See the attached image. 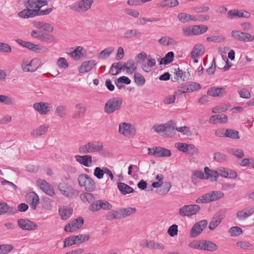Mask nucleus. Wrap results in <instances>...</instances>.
Instances as JSON below:
<instances>
[{
	"instance_id": "obj_1",
	"label": "nucleus",
	"mask_w": 254,
	"mask_h": 254,
	"mask_svg": "<svg viewBox=\"0 0 254 254\" xmlns=\"http://www.w3.org/2000/svg\"><path fill=\"white\" fill-rule=\"evenodd\" d=\"M48 4L47 0H26L24 2L26 8L19 12L18 15L21 18L26 19L36 16L48 15L52 11V8L41 9L43 6H46Z\"/></svg>"
},
{
	"instance_id": "obj_2",
	"label": "nucleus",
	"mask_w": 254,
	"mask_h": 254,
	"mask_svg": "<svg viewBox=\"0 0 254 254\" xmlns=\"http://www.w3.org/2000/svg\"><path fill=\"white\" fill-rule=\"evenodd\" d=\"M188 246L191 248L208 252H214L218 249L217 245L214 242L205 240H193Z\"/></svg>"
},
{
	"instance_id": "obj_3",
	"label": "nucleus",
	"mask_w": 254,
	"mask_h": 254,
	"mask_svg": "<svg viewBox=\"0 0 254 254\" xmlns=\"http://www.w3.org/2000/svg\"><path fill=\"white\" fill-rule=\"evenodd\" d=\"M103 149L102 143L98 141H92L80 146L78 150L81 154H89L100 152Z\"/></svg>"
},
{
	"instance_id": "obj_4",
	"label": "nucleus",
	"mask_w": 254,
	"mask_h": 254,
	"mask_svg": "<svg viewBox=\"0 0 254 254\" xmlns=\"http://www.w3.org/2000/svg\"><path fill=\"white\" fill-rule=\"evenodd\" d=\"M78 184L81 188L88 192L93 191L96 189L94 181L89 176L85 174L79 175L77 178Z\"/></svg>"
},
{
	"instance_id": "obj_5",
	"label": "nucleus",
	"mask_w": 254,
	"mask_h": 254,
	"mask_svg": "<svg viewBox=\"0 0 254 254\" xmlns=\"http://www.w3.org/2000/svg\"><path fill=\"white\" fill-rule=\"evenodd\" d=\"M224 196V193L221 191H211L199 197L195 202L197 203H206L211 201H214Z\"/></svg>"
},
{
	"instance_id": "obj_6",
	"label": "nucleus",
	"mask_w": 254,
	"mask_h": 254,
	"mask_svg": "<svg viewBox=\"0 0 254 254\" xmlns=\"http://www.w3.org/2000/svg\"><path fill=\"white\" fill-rule=\"evenodd\" d=\"M122 105V100L119 97L110 98L107 100L105 104L104 112L108 114H112L116 111L119 110Z\"/></svg>"
},
{
	"instance_id": "obj_7",
	"label": "nucleus",
	"mask_w": 254,
	"mask_h": 254,
	"mask_svg": "<svg viewBox=\"0 0 254 254\" xmlns=\"http://www.w3.org/2000/svg\"><path fill=\"white\" fill-rule=\"evenodd\" d=\"M16 42L22 47L26 48L33 52L38 53H46L48 52V49L44 46H42L40 45H35L32 43L25 41L20 39H16Z\"/></svg>"
},
{
	"instance_id": "obj_8",
	"label": "nucleus",
	"mask_w": 254,
	"mask_h": 254,
	"mask_svg": "<svg viewBox=\"0 0 254 254\" xmlns=\"http://www.w3.org/2000/svg\"><path fill=\"white\" fill-rule=\"evenodd\" d=\"M200 207L197 204L185 205L179 210V214L182 217H190L195 215L200 210Z\"/></svg>"
},
{
	"instance_id": "obj_9",
	"label": "nucleus",
	"mask_w": 254,
	"mask_h": 254,
	"mask_svg": "<svg viewBox=\"0 0 254 254\" xmlns=\"http://www.w3.org/2000/svg\"><path fill=\"white\" fill-rule=\"evenodd\" d=\"M93 2V0H81L73 4L71 9L78 13L84 12L90 9Z\"/></svg>"
},
{
	"instance_id": "obj_10",
	"label": "nucleus",
	"mask_w": 254,
	"mask_h": 254,
	"mask_svg": "<svg viewBox=\"0 0 254 254\" xmlns=\"http://www.w3.org/2000/svg\"><path fill=\"white\" fill-rule=\"evenodd\" d=\"M207 225L206 220H202L195 223L191 228L189 236L191 238H194L199 236L205 228Z\"/></svg>"
},
{
	"instance_id": "obj_11",
	"label": "nucleus",
	"mask_w": 254,
	"mask_h": 254,
	"mask_svg": "<svg viewBox=\"0 0 254 254\" xmlns=\"http://www.w3.org/2000/svg\"><path fill=\"white\" fill-rule=\"evenodd\" d=\"M148 154L157 157H170L172 153L170 150L160 146L148 148Z\"/></svg>"
},
{
	"instance_id": "obj_12",
	"label": "nucleus",
	"mask_w": 254,
	"mask_h": 254,
	"mask_svg": "<svg viewBox=\"0 0 254 254\" xmlns=\"http://www.w3.org/2000/svg\"><path fill=\"white\" fill-rule=\"evenodd\" d=\"M119 132L125 137H128L135 134L136 128L130 124L123 123L119 125Z\"/></svg>"
},
{
	"instance_id": "obj_13",
	"label": "nucleus",
	"mask_w": 254,
	"mask_h": 254,
	"mask_svg": "<svg viewBox=\"0 0 254 254\" xmlns=\"http://www.w3.org/2000/svg\"><path fill=\"white\" fill-rule=\"evenodd\" d=\"M254 212V207L250 206L238 211L236 214L237 220L240 222H243L247 219Z\"/></svg>"
},
{
	"instance_id": "obj_14",
	"label": "nucleus",
	"mask_w": 254,
	"mask_h": 254,
	"mask_svg": "<svg viewBox=\"0 0 254 254\" xmlns=\"http://www.w3.org/2000/svg\"><path fill=\"white\" fill-rule=\"evenodd\" d=\"M37 59H33L30 62L26 59H24L22 63V68L25 72H34L39 67Z\"/></svg>"
},
{
	"instance_id": "obj_15",
	"label": "nucleus",
	"mask_w": 254,
	"mask_h": 254,
	"mask_svg": "<svg viewBox=\"0 0 254 254\" xmlns=\"http://www.w3.org/2000/svg\"><path fill=\"white\" fill-rule=\"evenodd\" d=\"M58 188L62 194L67 197H72L76 192V190L71 186L64 182L60 183Z\"/></svg>"
},
{
	"instance_id": "obj_16",
	"label": "nucleus",
	"mask_w": 254,
	"mask_h": 254,
	"mask_svg": "<svg viewBox=\"0 0 254 254\" xmlns=\"http://www.w3.org/2000/svg\"><path fill=\"white\" fill-rule=\"evenodd\" d=\"M83 223V219L81 217H79L66 225L64 227V231L65 232H74L81 228Z\"/></svg>"
},
{
	"instance_id": "obj_17",
	"label": "nucleus",
	"mask_w": 254,
	"mask_h": 254,
	"mask_svg": "<svg viewBox=\"0 0 254 254\" xmlns=\"http://www.w3.org/2000/svg\"><path fill=\"white\" fill-rule=\"evenodd\" d=\"M37 184L40 189L47 195L50 196H53L55 194L53 187L44 180H38L37 181Z\"/></svg>"
},
{
	"instance_id": "obj_18",
	"label": "nucleus",
	"mask_w": 254,
	"mask_h": 254,
	"mask_svg": "<svg viewBox=\"0 0 254 254\" xmlns=\"http://www.w3.org/2000/svg\"><path fill=\"white\" fill-rule=\"evenodd\" d=\"M33 107L41 115H46L52 109L50 103L43 102L34 103Z\"/></svg>"
},
{
	"instance_id": "obj_19",
	"label": "nucleus",
	"mask_w": 254,
	"mask_h": 254,
	"mask_svg": "<svg viewBox=\"0 0 254 254\" xmlns=\"http://www.w3.org/2000/svg\"><path fill=\"white\" fill-rule=\"evenodd\" d=\"M18 226L22 230L31 231L38 228L37 225L27 219H20L17 221Z\"/></svg>"
},
{
	"instance_id": "obj_20",
	"label": "nucleus",
	"mask_w": 254,
	"mask_h": 254,
	"mask_svg": "<svg viewBox=\"0 0 254 254\" xmlns=\"http://www.w3.org/2000/svg\"><path fill=\"white\" fill-rule=\"evenodd\" d=\"M231 34L233 38L240 41L248 42L253 41L252 36L247 33L233 30L231 32Z\"/></svg>"
},
{
	"instance_id": "obj_21",
	"label": "nucleus",
	"mask_w": 254,
	"mask_h": 254,
	"mask_svg": "<svg viewBox=\"0 0 254 254\" xmlns=\"http://www.w3.org/2000/svg\"><path fill=\"white\" fill-rule=\"evenodd\" d=\"M153 128L158 133H161L173 131L175 129V126L172 122H168L164 124L155 125Z\"/></svg>"
},
{
	"instance_id": "obj_22",
	"label": "nucleus",
	"mask_w": 254,
	"mask_h": 254,
	"mask_svg": "<svg viewBox=\"0 0 254 254\" xmlns=\"http://www.w3.org/2000/svg\"><path fill=\"white\" fill-rule=\"evenodd\" d=\"M218 176H220L225 178L235 179L237 177V173L234 170L220 167L217 169Z\"/></svg>"
},
{
	"instance_id": "obj_23",
	"label": "nucleus",
	"mask_w": 254,
	"mask_h": 254,
	"mask_svg": "<svg viewBox=\"0 0 254 254\" xmlns=\"http://www.w3.org/2000/svg\"><path fill=\"white\" fill-rule=\"evenodd\" d=\"M50 126L48 125L44 124L40 126L37 128L34 129L32 130L30 134L34 137H37L43 135H45L48 132Z\"/></svg>"
},
{
	"instance_id": "obj_24",
	"label": "nucleus",
	"mask_w": 254,
	"mask_h": 254,
	"mask_svg": "<svg viewBox=\"0 0 254 254\" xmlns=\"http://www.w3.org/2000/svg\"><path fill=\"white\" fill-rule=\"evenodd\" d=\"M228 17L233 19L235 17L248 18L250 16L251 14L248 11L239 10L238 9L230 10L227 13Z\"/></svg>"
},
{
	"instance_id": "obj_25",
	"label": "nucleus",
	"mask_w": 254,
	"mask_h": 254,
	"mask_svg": "<svg viewBox=\"0 0 254 254\" xmlns=\"http://www.w3.org/2000/svg\"><path fill=\"white\" fill-rule=\"evenodd\" d=\"M96 64V63L94 60L84 62L78 68L79 72L81 73L87 72L90 71Z\"/></svg>"
},
{
	"instance_id": "obj_26",
	"label": "nucleus",
	"mask_w": 254,
	"mask_h": 254,
	"mask_svg": "<svg viewBox=\"0 0 254 254\" xmlns=\"http://www.w3.org/2000/svg\"><path fill=\"white\" fill-rule=\"evenodd\" d=\"M156 64V60L150 55H148L147 59V63H142L141 67L145 72H149L152 70V67Z\"/></svg>"
},
{
	"instance_id": "obj_27",
	"label": "nucleus",
	"mask_w": 254,
	"mask_h": 254,
	"mask_svg": "<svg viewBox=\"0 0 254 254\" xmlns=\"http://www.w3.org/2000/svg\"><path fill=\"white\" fill-rule=\"evenodd\" d=\"M226 91L224 88L212 87L208 89L207 94L212 97H218L224 95Z\"/></svg>"
},
{
	"instance_id": "obj_28",
	"label": "nucleus",
	"mask_w": 254,
	"mask_h": 254,
	"mask_svg": "<svg viewBox=\"0 0 254 254\" xmlns=\"http://www.w3.org/2000/svg\"><path fill=\"white\" fill-rule=\"evenodd\" d=\"M76 161L84 166L88 167L92 163V156L85 155L80 156L76 155L75 156Z\"/></svg>"
},
{
	"instance_id": "obj_29",
	"label": "nucleus",
	"mask_w": 254,
	"mask_h": 254,
	"mask_svg": "<svg viewBox=\"0 0 254 254\" xmlns=\"http://www.w3.org/2000/svg\"><path fill=\"white\" fill-rule=\"evenodd\" d=\"M223 218V216L220 214V212L215 215L209 224V230H214L220 224Z\"/></svg>"
},
{
	"instance_id": "obj_30",
	"label": "nucleus",
	"mask_w": 254,
	"mask_h": 254,
	"mask_svg": "<svg viewBox=\"0 0 254 254\" xmlns=\"http://www.w3.org/2000/svg\"><path fill=\"white\" fill-rule=\"evenodd\" d=\"M171 185L169 182H162V185L159 189L155 190V193L160 195L166 194L170 190Z\"/></svg>"
},
{
	"instance_id": "obj_31",
	"label": "nucleus",
	"mask_w": 254,
	"mask_h": 254,
	"mask_svg": "<svg viewBox=\"0 0 254 254\" xmlns=\"http://www.w3.org/2000/svg\"><path fill=\"white\" fill-rule=\"evenodd\" d=\"M136 211L135 208L128 207L118 209L120 219L126 218L134 214Z\"/></svg>"
},
{
	"instance_id": "obj_32",
	"label": "nucleus",
	"mask_w": 254,
	"mask_h": 254,
	"mask_svg": "<svg viewBox=\"0 0 254 254\" xmlns=\"http://www.w3.org/2000/svg\"><path fill=\"white\" fill-rule=\"evenodd\" d=\"M118 189L123 195L130 193L133 191V189L125 183L119 182L117 185Z\"/></svg>"
},
{
	"instance_id": "obj_33",
	"label": "nucleus",
	"mask_w": 254,
	"mask_h": 254,
	"mask_svg": "<svg viewBox=\"0 0 254 254\" xmlns=\"http://www.w3.org/2000/svg\"><path fill=\"white\" fill-rule=\"evenodd\" d=\"M218 121L220 123H226L227 122V117L225 114H218L212 116L209 120V123L215 124Z\"/></svg>"
},
{
	"instance_id": "obj_34",
	"label": "nucleus",
	"mask_w": 254,
	"mask_h": 254,
	"mask_svg": "<svg viewBox=\"0 0 254 254\" xmlns=\"http://www.w3.org/2000/svg\"><path fill=\"white\" fill-rule=\"evenodd\" d=\"M75 108L78 110V111L73 115L72 118L77 119L83 117L86 111V107L82 106L80 103H78L75 105Z\"/></svg>"
},
{
	"instance_id": "obj_35",
	"label": "nucleus",
	"mask_w": 254,
	"mask_h": 254,
	"mask_svg": "<svg viewBox=\"0 0 254 254\" xmlns=\"http://www.w3.org/2000/svg\"><path fill=\"white\" fill-rule=\"evenodd\" d=\"M192 28L193 35L202 34L208 29V27L204 25H195L192 27Z\"/></svg>"
},
{
	"instance_id": "obj_36",
	"label": "nucleus",
	"mask_w": 254,
	"mask_h": 254,
	"mask_svg": "<svg viewBox=\"0 0 254 254\" xmlns=\"http://www.w3.org/2000/svg\"><path fill=\"white\" fill-rule=\"evenodd\" d=\"M204 173L206 175V179L210 178L211 181H217L218 174L217 171L210 170L208 167L204 168Z\"/></svg>"
},
{
	"instance_id": "obj_37",
	"label": "nucleus",
	"mask_w": 254,
	"mask_h": 254,
	"mask_svg": "<svg viewBox=\"0 0 254 254\" xmlns=\"http://www.w3.org/2000/svg\"><path fill=\"white\" fill-rule=\"evenodd\" d=\"M80 198L82 201H87L89 203H91V204H93L95 201V197L94 195L89 192H84L81 193L80 195Z\"/></svg>"
},
{
	"instance_id": "obj_38",
	"label": "nucleus",
	"mask_w": 254,
	"mask_h": 254,
	"mask_svg": "<svg viewBox=\"0 0 254 254\" xmlns=\"http://www.w3.org/2000/svg\"><path fill=\"white\" fill-rule=\"evenodd\" d=\"M59 213L63 220L68 219L72 213V209L70 208H61L59 209Z\"/></svg>"
},
{
	"instance_id": "obj_39",
	"label": "nucleus",
	"mask_w": 254,
	"mask_h": 254,
	"mask_svg": "<svg viewBox=\"0 0 254 254\" xmlns=\"http://www.w3.org/2000/svg\"><path fill=\"white\" fill-rule=\"evenodd\" d=\"M174 74H175L174 78L177 80L181 79L185 81L188 79L187 72L183 71L182 69H180L179 67L175 69Z\"/></svg>"
},
{
	"instance_id": "obj_40",
	"label": "nucleus",
	"mask_w": 254,
	"mask_h": 254,
	"mask_svg": "<svg viewBox=\"0 0 254 254\" xmlns=\"http://www.w3.org/2000/svg\"><path fill=\"white\" fill-rule=\"evenodd\" d=\"M158 43L163 46L175 45L177 42L172 38L164 36L158 40Z\"/></svg>"
},
{
	"instance_id": "obj_41",
	"label": "nucleus",
	"mask_w": 254,
	"mask_h": 254,
	"mask_svg": "<svg viewBox=\"0 0 254 254\" xmlns=\"http://www.w3.org/2000/svg\"><path fill=\"white\" fill-rule=\"evenodd\" d=\"M29 199L31 200L30 204L31 208L35 210L39 202V196L35 192H32L29 194Z\"/></svg>"
},
{
	"instance_id": "obj_42",
	"label": "nucleus",
	"mask_w": 254,
	"mask_h": 254,
	"mask_svg": "<svg viewBox=\"0 0 254 254\" xmlns=\"http://www.w3.org/2000/svg\"><path fill=\"white\" fill-rule=\"evenodd\" d=\"M225 137L230 138L233 139L240 138L239 132L235 129L227 128L225 130Z\"/></svg>"
},
{
	"instance_id": "obj_43",
	"label": "nucleus",
	"mask_w": 254,
	"mask_h": 254,
	"mask_svg": "<svg viewBox=\"0 0 254 254\" xmlns=\"http://www.w3.org/2000/svg\"><path fill=\"white\" fill-rule=\"evenodd\" d=\"M125 64L126 71L128 74L132 73L137 68V66L132 60H129L125 63Z\"/></svg>"
},
{
	"instance_id": "obj_44",
	"label": "nucleus",
	"mask_w": 254,
	"mask_h": 254,
	"mask_svg": "<svg viewBox=\"0 0 254 254\" xmlns=\"http://www.w3.org/2000/svg\"><path fill=\"white\" fill-rule=\"evenodd\" d=\"M114 51L113 47H109L102 51L98 58L99 59H106L110 56L111 54Z\"/></svg>"
},
{
	"instance_id": "obj_45",
	"label": "nucleus",
	"mask_w": 254,
	"mask_h": 254,
	"mask_svg": "<svg viewBox=\"0 0 254 254\" xmlns=\"http://www.w3.org/2000/svg\"><path fill=\"white\" fill-rule=\"evenodd\" d=\"M83 50V48L82 47L78 46L69 54V55L75 60H79L82 55V51Z\"/></svg>"
},
{
	"instance_id": "obj_46",
	"label": "nucleus",
	"mask_w": 254,
	"mask_h": 254,
	"mask_svg": "<svg viewBox=\"0 0 254 254\" xmlns=\"http://www.w3.org/2000/svg\"><path fill=\"white\" fill-rule=\"evenodd\" d=\"M141 33L135 29H128L124 33V37L129 39L135 37H138Z\"/></svg>"
},
{
	"instance_id": "obj_47",
	"label": "nucleus",
	"mask_w": 254,
	"mask_h": 254,
	"mask_svg": "<svg viewBox=\"0 0 254 254\" xmlns=\"http://www.w3.org/2000/svg\"><path fill=\"white\" fill-rule=\"evenodd\" d=\"M103 199L95 201L93 204H90L89 209L92 211H98L102 209Z\"/></svg>"
},
{
	"instance_id": "obj_48",
	"label": "nucleus",
	"mask_w": 254,
	"mask_h": 254,
	"mask_svg": "<svg viewBox=\"0 0 254 254\" xmlns=\"http://www.w3.org/2000/svg\"><path fill=\"white\" fill-rule=\"evenodd\" d=\"M134 80L135 83L139 86H143L145 83V78L138 72L134 73Z\"/></svg>"
},
{
	"instance_id": "obj_49",
	"label": "nucleus",
	"mask_w": 254,
	"mask_h": 254,
	"mask_svg": "<svg viewBox=\"0 0 254 254\" xmlns=\"http://www.w3.org/2000/svg\"><path fill=\"white\" fill-rule=\"evenodd\" d=\"M40 40L44 42L53 43L56 39L52 35L42 32Z\"/></svg>"
},
{
	"instance_id": "obj_50",
	"label": "nucleus",
	"mask_w": 254,
	"mask_h": 254,
	"mask_svg": "<svg viewBox=\"0 0 254 254\" xmlns=\"http://www.w3.org/2000/svg\"><path fill=\"white\" fill-rule=\"evenodd\" d=\"M242 233V229L238 226L232 227L228 230V233L232 237L240 236Z\"/></svg>"
},
{
	"instance_id": "obj_51",
	"label": "nucleus",
	"mask_w": 254,
	"mask_h": 254,
	"mask_svg": "<svg viewBox=\"0 0 254 254\" xmlns=\"http://www.w3.org/2000/svg\"><path fill=\"white\" fill-rule=\"evenodd\" d=\"M66 109L63 106H58L56 108L55 112V116L60 118L65 117L66 115Z\"/></svg>"
},
{
	"instance_id": "obj_52",
	"label": "nucleus",
	"mask_w": 254,
	"mask_h": 254,
	"mask_svg": "<svg viewBox=\"0 0 254 254\" xmlns=\"http://www.w3.org/2000/svg\"><path fill=\"white\" fill-rule=\"evenodd\" d=\"M106 219L109 221H112L114 219H120L118 210L108 212L106 215Z\"/></svg>"
},
{
	"instance_id": "obj_53",
	"label": "nucleus",
	"mask_w": 254,
	"mask_h": 254,
	"mask_svg": "<svg viewBox=\"0 0 254 254\" xmlns=\"http://www.w3.org/2000/svg\"><path fill=\"white\" fill-rule=\"evenodd\" d=\"M179 4L177 0H163L161 1V5L163 7H172L178 5Z\"/></svg>"
},
{
	"instance_id": "obj_54",
	"label": "nucleus",
	"mask_w": 254,
	"mask_h": 254,
	"mask_svg": "<svg viewBox=\"0 0 254 254\" xmlns=\"http://www.w3.org/2000/svg\"><path fill=\"white\" fill-rule=\"evenodd\" d=\"M202 50L201 45H196L194 46L193 50L191 52V57L192 59L196 58L198 56L200 55Z\"/></svg>"
},
{
	"instance_id": "obj_55",
	"label": "nucleus",
	"mask_w": 254,
	"mask_h": 254,
	"mask_svg": "<svg viewBox=\"0 0 254 254\" xmlns=\"http://www.w3.org/2000/svg\"><path fill=\"white\" fill-rule=\"evenodd\" d=\"M228 151L230 154L234 155L238 158H242L245 156L243 150L241 149L230 148Z\"/></svg>"
},
{
	"instance_id": "obj_56",
	"label": "nucleus",
	"mask_w": 254,
	"mask_h": 254,
	"mask_svg": "<svg viewBox=\"0 0 254 254\" xmlns=\"http://www.w3.org/2000/svg\"><path fill=\"white\" fill-rule=\"evenodd\" d=\"M213 159L217 162H222L227 160V157L224 154L218 152L214 154Z\"/></svg>"
},
{
	"instance_id": "obj_57",
	"label": "nucleus",
	"mask_w": 254,
	"mask_h": 254,
	"mask_svg": "<svg viewBox=\"0 0 254 254\" xmlns=\"http://www.w3.org/2000/svg\"><path fill=\"white\" fill-rule=\"evenodd\" d=\"M75 241L77 244H80L88 241L89 239V235L87 234H82L75 236Z\"/></svg>"
},
{
	"instance_id": "obj_58",
	"label": "nucleus",
	"mask_w": 254,
	"mask_h": 254,
	"mask_svg": "<svg viewBox=\"0 0 254 254\" xmlns=\"http://www.w3.org/2000/svg\"><path fill=\"white\" fill-rule=\"evenodd\" d=\"M13 249L11 245L6 244L0 245V254H6Z\"/></svg>"
},
{
	"instance_id": "obj_59",
	"label": "nucleus",
	"mask_w": 254,
	"mask_h": 254,
	"mask_svg": "<svg viewBox=\"0 0 254 254\" xmlns=\"http://www.w3.org/2000/svg\"><path fill=\"white\" fill-rule=\"evenodd\" d=\"M74 238V235L66 238L64 242V247L65 248L67 247H69L74 244H77L75 241V239Z\"/></svg>"
},
{
	"instance_id": "obj_60",
	"label": "nucleus",
	"mask_w": 254,
	"mask_h": 254,
	"mask_svg": "<svg viewBox=\"0 0 254 254\" xmlns=\"http://www.w3.org/2000/svg\"><path fill=\"white\" fill-rule=\"evenodd\" d=\"M0 102L7 105H13L15 103L14 99L5 95H0Z\"/></svg>"
},
{
	"instance_id": "obj_61",
	"label": "nucleus",
	"mask_w": 254,
	"mask_h": 254,
	"mask_svg": "<svg viewBox=\"0 0 254 254\" xmlns=\"http://www.w3.org/2000/svg\"><path fill=\"white\" fill-rule=\"evenodd\" d=\"M201 86L199 84L194 82H190L188 84V91L189 92H192L200 89Z\"/></svg>"
},
{
	"instance_id": "obj_62",
	"label": "nucleus",
	"mask_w": 254,
	"mask_h": 254,
	"mask_svg": "<svg viewBox=\"0 0 254 254\" xmlns=\"http://www.w3.org/2000/svg\"><path fill=\"white\" fill-rule=\"evenodd\" d=\"M175 147H176L179 151L187 153L188 151L189 144L186 143H183L181 142H178L175 144Z\"/></svg>"
},
{
	"instance_id": "obj_63",
	"label": "nucleus",
	"mask_w": 254,
	"mask_h": 254,
	"mask_svg": "<svg viewBox=\"0 0 254 254\" xmlns=\"http://www.w3.org/2000/svg\"><path fill=\"white\" fill-rule=\"evenodd\" d=\"M11 51V48L8 44L0 42V52L10 53Z\"/></svg>"
},
{
	"instance_id": "obj_64",
	"label": "nucleus",
	"mask_w": 254,
	"mask_h": 254,
	"mask_svg": "<svg viewBox=\"0 0 254 254\" xmlns=\"http://www.w3.org/2000/svg\"><path fill=\"white\" fill-rule=\"evenodd\" d=\"M236 245L238 247H239L241 248L244 249V250H247V249L251 250L253 249V245L250 243L248 242H244V241L238 242L236 243Z\"/></svg>"
}]
</instances>
